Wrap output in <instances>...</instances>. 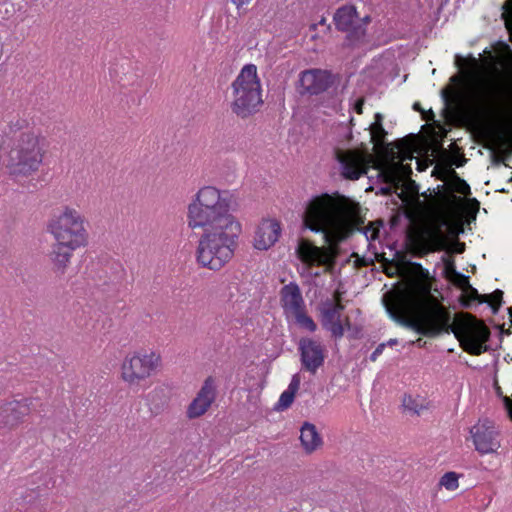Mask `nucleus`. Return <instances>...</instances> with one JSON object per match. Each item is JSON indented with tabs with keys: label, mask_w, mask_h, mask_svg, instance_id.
<instances>
[{
	"label": "nucleus",
	"mask_w": 512,
	"mask_h": 512,
	"mask_svg": "<svg viewBox=\"0 0 512 512\" xmlns=\"http://www.w3.org/2000/svg\"><path fill=\"white\" fill-rule=\"evenodd\" d=\"M318 25H326V19H325V18H322V19L319 21ZM316 27H317V24H313V25L311 26V28H312V29H315Z\"/></svg>",
	"instance_id": "nucleus-38"
},
{
	"label": "nucleus",
	"mask_w": 512,
	"mask_h": 512,
	"mask_svg": "<svg viewBox=\"0 0 512 512\" xmlns=\"http://www.w3.org/2000/svg\"><path fill=\"white\" fill-rule=\"evenodd\" d=\"M47 141L38 130L15 135L7 154V167L14 175H30L40 168L46 154Z\"/></svg>",
	"instance_id": "nucleus-5"
},
{
	"label": "nucleus",
	"mask_w": 512,
	"mask_h": 512,
	"mask_svg": "<svg viewBox=\"0 0 512 512\" xmlns=\"http://www.w3.org/2000/svg\"><path fill=\"white\" fill-rule=\"evenodd\" d=\"M301 363L305 370L315 374L325 360V349L317 341L310 338H302L299 341Z\"/></svg>",
	"instance_id": "nucleus-17"
},
{
	"label": "nucleus",
	"mask_w": 512,
	"mask_h": 512,
	"mask_svg": "<svg viewBox=\"0 0 512 512\" xmlns=\"http://www.w3.org/2000/svg\"><path fill=\"white\" fill-rule=\"evenodd\" d=\"M217 389L213 377H207L196 396L186 408V417L190 420L197 419L206 414L215 402Z\"/></svg>",
	"instance_id": "nucleus-13"
},
{
	"label": "nucleus",
	"mask_w": 512,
	"mask_h": 512,
	"mask_svg": "<svg viewBox=\"0 0 512 512\" xmlns=\"http://www.w3.org/2000/svg\"><path fill=\"white\" fill-rule=\"evenodd\" d=\"M294 398H295V394H293L287 390L284 391L280 395L278 402L275 404L274 410L277 412H281V411L288 409L292 405Z\"/></svg>",
	"instance_id": "nucleus-26"
},
{
	"label": "nucleus",
	"mask_w": 512,
	"mask_h": 512,
	"mask_svg": "<svg viewBox=\"0 0 512 512\" xmlns=\"http://www.w3.org/2000/svg\"><path fill=\"white\" fill-rule=\"evenodd\" d=\"M461 278H462V284L470 287L468 278L464 277V276H461Z\"/></svg>",
	"instance_id": "nucleus-39"
},
{
	"label": "nucleus",
	"mask_w": 512,
	"mask_h": 512,
	"mask_svg": "<svg viewBox=\"0 0 512 512\" xmlns=\"http://www.w3.org/2000/svg\"><path fill=\"white\" fill-rule=\"evenodd\" d=\"M280 303L288 318L305 309L301 290L295 282H290L282 287L280 291Z\"/></svg>",
	"instance_id": "nucleus-18"
},
{
	"label": "nucleus",
	"mask_w": 512,
	"mask_h": 512,
	"mask_svg": "<svg viewBox=\"0 0 512 512\" xmlns=\"http://www.w3.org/2000/svg\"><path fill=\"white\" fill-rule=\"evenodd\" d=\"M333 21L339 31L347 34L349 41L357 42L366 36V27L371 22V17L360 16L354 5H344L335 11Z\"/></svg>",
	"instance_id": "nucleus-9"
},
{
	"label": "nucleus",
	"mask_w": 512,
	"mask_h": 512,
	"mask_svg": "<svg viewBox=\"0 0 512 512\" xmlns=\"http://www.w3.org/2000/svg\"><path fill=\"white\" fill-rule=\"evenodd\" d=\"M290 318H294L299 327L306 329L309 332H314L317 328L313 319L305 313V309L299 311V313L294 314Z\"/></svg>",
	"instance_id": "nucleus-24"
},
{
	"label": "nucleus",
	"mask_w": 512,
	"mask_h": 512,
	"mask_svg": "<svg viewBox=\"0 0 512 512\" xmlns=\"http://www.w3.org/2000/svg\"><path fill=\"white\" fill-rule=\"evenodd\" d=\"M47 231L55 242H60L70 249L83 248L89 241L88 222L85 215L70 205L62 206L49 219Z\"/></svg>",
	"instance_id": "nucleus-6"
},
{
	"label": "nucleus",
	"mask_w": 512,
	"mask_h": 512,
	"mask_svg": "<svg viewBox=\"0 0 512 512\" xmlns=\"http://www.w3.org/2000/svg\"><path fill=\"white\" fill-rule=\"evenodd\" d=\"M379 232H380L379 226H376L374 223H370L363 230V234L365 235V237L368 241L376 240L378 238Z\"/></svg>",
	"instance_id": "nucleus-30"
},
{
	"label": "nucleus",
	"mask_w": 512,
	"mask_h": 512,
	"mask_svg": "<svg viewBox=\"0 0 512 512\" xmlns=\"http://www.w3.org/2000/svg\"><path fill=\"white\" fill-rule=\"evenodd\" d=\"M475 451L480 455H496L501 448L500 433L493 421L479 419L470 429Z\"/></svg>",
	"instance_id": "nucleus-11"
},
{
	"label": "nucleus",
	"mask_w": 512,
	"mask_h": 512,
	"mask_svg": "<svg viewBox=\"0 0 512 512\" xmlns=\"http://www.w3.org/2000/svg\"><path fill=\"white\" fill-rule=\"evenodd\" d=\"M511 324H512V321H511Z\"/></svg>",
	"instance_id": "nucleus-44"
},
{
	"label": "nucleus",
	"mask_w": 512,
	"mask_h": 512,
	"mask_svg": "<svg viewBox=\"0 0 512 512\" xmlns=\"http://www.w3.org/2000/svg\"><path fill=\"white\" fill-rule=\"evenodd\" d=\"M402 406L409 413L420 415L430 409L431 402L420 394H405L402 399Z\"/></svg>",
	"instance_id": "nucleus-22"
},
{
	"label": "nucleus",
	"mask_w": 512,
	"mask_h": 512,
	"mask_svg": "<svg viewBox=\"0 0 512 512\" xmlns=\"http://www.w3.org/2000/svg\"><path fill=\"white\" fill-rule=\"evenodd\" d=\"M343 309L344 306L338 299L327 300L320 309L321 324L335 339L343 337L345 330L351 329L349 319L347 317L342 319Z\"/></svg>",
	"instance_id": "nucleus-12"
},
{
	"label": "nucleus",
	"mask_w": 512,
	"mask_h": 512,
	"mask_svg": "<svg viewBox=\"0 0 512 512\" xmlns=\"http://www.w3.org/2000/svg\"><path fill=\"white\" fill-rule=\"evenodd\" d=\"M451 81L459 85L462 83V77L459 75H454L451 77Z\"/></svg>",
	"instance_id": "nucleus-37"
},
{
	"label": "nucleus",
	"mask_w": 512,
	"mask_h": 512,
	"mask_svg": "<svg viewBox=\"0 0 512 512\" xmlns=\"http://www.w3.org/2000/svg\"><path fill=\"white\" fill-rule=\"evenodd\" d=\"M396 343H397L396 339H390L387 344L388 345H395Z\"/></svg>",
	"instance_id": "nucleus-41"
},
{
	"label": "nucleus",
	"mask_w": 512,
	"mask_h": 512,
	"mask_svg": "<svg viewBox=\"0 0 512 512\" xmlns=\"http://www.w3.org/2000/svg\"><path fill=\"white\" fill-rule=\"evenodd\" d=\"M300 384H301V377L299 374H294L292 376V379L289 383V386H288V389L287 391L293 393L296 395L297 391L299 390L300 388Z\"/></svg>",
	"instance_id": "nucleus-32"
},
{
	"label": "nucleus",
	"mask_w": 512,
	"mask_h": 512,
	"mask_svg": "<svg viewBox=\"0 0 512 512\" xmlns=\"http://www.w3.org/2000/svg\"><path fill=\"white\" fill-rule=\"evenodd\" d=\"M442 96L446 104L457 100L462 102L464 105L479 111L485 110L490 101V94L488 91H484L482 93L472 92L470 95L466 96L459 91L453 92L448 89H443Z\"/></svg>",
	"instance_id": "nucleus-19"
},
{
	"label": "nucleus",
	"mask_w": 512,
	"mask_h": 512,
	"mask_svg": "<svg viewBox=\"0 0 512 512\" xmlns=\"http://www.w3.org/2000/svg\"><path fill=\"white\" fill-rule=\"evenodd\" d=\"M228 3L233 5L237 10H241L244 7L252 3L253 0H226Z\"/></svg>",
	"instance_id": "nucleus-33"
},
{
	"label": "nucleus",
	"mask_w": 512,
	"mask_h": 512,
	"mask_svg": "<svg viewBox=\"0 0 512 512\" xmlns=\"http://www.w3.org/2000/svg\"><path fill=\"white\" fill-rule=\"evenodd\" d=\"M230 108L239 118L246 119L257 113L263 105L261 81L257 67L245 65L232 82Z\"/></svg>",
	"instance_id": "nucleus-7"
},
{
	"label": "nucleus",
	"mask_w": 512,
	"mask_h": 512,
	"mask_svg": "<svg viewBox=\"0 0 512 512\" xmlns=\"http://www.w3.org/2000/svg\"><path fill=\"white\" fill-rule=\"evenodd\" d=\"M76 249H70L68 246L62 245L60 242H55L50 253V259L53 268L57 273H65L72 258V252Z\"/></svg>",
	"instance_id": "nucleus-21"
},
{
	"label": "nucleus",
	"mask_w": 512,
	"mask_h": 512,
	"mask_svg": "<svg viewBox=\"0 0 512 512\" xmlns=\"http://www.w3.org/2000/svg\"><path fill=\"white\" fill-rule=\"evenodd\" d=\"M281 235V226L276 219H263L256 227L253 236V247L266 251L273 247Z\"/></svg>",
	"instance_id": "nucleus-16"
},
{
	"label": "nucleus",
	"mask_w": 512,
	"mask_h": 512,
	"mask_svg": "<svg viewBox=\"0 0 512 512\" xmlns=\"http://www.w3.org/2000/svg\"><path fill=\"white\" fill-rule=\"evenodd\" d=\"M304 225L315 233H322L326 247H318L307 239H300L296 248L298 258L307 266L334 265L337 245L363 224L361 207L351 198L338 193L313 197L306 205Z\"/></svg>",
	"instance_id": "nucleus-3"
},
{
	"label": "nucleus",
	"mask_w": 512,
	"mask_h": 512,
	"mask_svg": "<svg viewBox=\"0 0 512 512\" xmlns=\"http://www.w3.org/2000/svg\"><path fill=\"white\" fill-rule=\"evenodd\" d=\"M383 303L390 317L405 328L429 337L452 332L461 347L473 355L487 350L488 328L470 315L453 317L426 288L413 286L387 293Z\"/></svg>",
	"instance_id": "nucleus-1"
},
{
	"label": "nucleus",
	"mask_w": 512,
	"mask_h": 512,
	"mask_svg": "<svg viewBox=\"0 0 512 512\" xmlns=\"http://www.w3.org/2000/svg\"><path fill=\"white\" fill-rule=\"evenodd\" d=\"M448 192L451 194V201L459 205H462L463 200L460 197L455 196V193L462 195H468L470 193L469 185L461 178L454 176L449 182L446 183Z\"/></svg>",
	"instance_id": "nucleus-23"
},
{
	"label": "nucleus",
	"mask_w": 512,
	"mask_h": 512,
	"mask_svg": "<svg viewBox=\"0 0 512 512\" xmlns=\"http://www.w3.org/2000/svg\"><path fill=\"white\" fill-rule=\"evenodd\" d=\"M385 345H386L385 343H381L377 346V348L374 350V352L370 356L371 361H373V362L376 361L378 356L383 352Z\"/></svg>",
	"instance_id": "nucleus-34"
},
{
	"label": "nucleus",
	"mask_w": 512,
	"mask_h": 512,
	"mask_svg": "<svg viewBox=\"0 0 512 512\" xmlns=\"http://www.w3.org/2000/svg\"><path fill=\"white\" fill-rule=\"evenodd\" d=\"M234 211L233 196L215 186H203L191 197L186 222L200 235L196 259L202 267L217 271L232 259L242 234V224Z\"/></svg>",
	"instance_id": "nucleus-2"
},
{
	"label": "nucleus",
	"mask_w": 512,
	"mask_h": 512,
	"mask_svg": "<svg viewBox=\"0 0 512 512\" xmlns=\"http://www.w3.org/2000/svg\"><path fill=\"white\" fill-rule=\"evenodd\" d=\"M486 301L491 304L493 313H498L499 307L502 303L503 292L501 290H496L492 294L486 295Z\"/></svg>",
	"instance_id": "nucleus-28"
},
{
	"label": "nucleus",
	"mask_w": 512,
	"mask_h": 512,
	"mask_svg": "<svg viewBox=\"0 0 512 512\" xmlns=\"http://www.w3.org/2000/svg\"><path fill=\"white\" fill-rule=\"evenodd\" d=\"M336 77L327 70L309 69L300 73V93L318 95L327 91L334 83Z\"/></svg>",
	"instance_id": "nucleus-14"
},
{
	"label": "nucleus",
	"mask_w": 512,
	"mask_h": 512,
	"mask_svg": "<svg viewBox=\"0 0 512 512\" xmlns=\"http://www.w3.org/2000/svg\"><path fill=\"white\" fill-rule=\"evenodd\" d=\"M162 367L161 354L155 350L136 349L123 357L119 378L128 387H135L155 375Z\"/></svg>",
	"instance_id": "nucleus-8"
},
{
	"label": "nucleus",
	"mask_w": 512,
	"mask_h": 512,
	"mask_svg": "<svg viewBox=\"0 0 512 512\" xmlns=\"http://www.w3.org/2000/svg\"><path fill=\"white\" fill-rule=\"evenodd\" d=\"M383 117L377 113L375 121L370 126V136L374 143V148L382 150L385 160L377 167H372L377 176L383 180L388 186L382 188L383 192L388 193L392 189L397 192L401 190L399 196L403 194L415 193L416 183L409 178L412 170L408 165H404L406 160L413 159L414 144L405 140H400L392 147H383L386 132L382 126Z\"/></svg>",
	"instance_id": "nucleus-4"
},
{
	"label": "nucleus",
	"mask_w": 512,
	"mask_h": 512,
	"mask_svg": "<svg viewBox=\"0 0 512 512\" xmlns=\"http://www.w3.org/2000/svg\"><path fill=\"white\" fill-rule=\"evenodd\" d=\"M504 403L510 418L512 419V400L509 397H504Z\"/></svg>",
	"instance_id": "nucleus-35"
},
{
	"label": "nucleus",
	"mask_w": 512,
	"mask_h": 512,
	"mask_svg": "<svg viewBox=\"0 0 512 512\" xmlns=\"http://www.w3.org/2000/svg\"><path fill=\"white\" fill-rule=\"evenodd\" d=\"M472 201H473V203L475 205L476 211H478V209H479V202L477 200H475V199H473Z\"/></svg>",
	"instance_id": "nucleus-40"
},
{
	"label": "nucleus",
	"mask_w": 512,
	"mask_h": 512,
	"mask_svg": "<svg viewBox=\"0 0 512 512\" xmlns=\"http://www.w3.org/2000/svg\"><path fill=\"white\" fill-rule=\"evenodd\" d=\"M363 104H364V99L360 98L356 101L355 105H354V109L355 111L358 113V114H361L362 113V107H363Z\"/></svg>",
	"instance_id": "nucleus-36"
},
{
	"label": "nucleus",
	"mask_w": 512,
	"mask_h": 512,
	"mask_svg": "<svg viewBox=\"0 0 512 512\" xmlns=\"http://www.w3.org/2000/svg\"><path fill=\"white\" fill-rule=\"evenodd\" d=\"M147 398L150 402L159 400L160 404L156 406L158 409L163 408L167 404V398L165 396L164 389L162 388L153 389L148 393Z\"/></svg>",
	"instance_id": "nucleus-27"
},
{
	"label": "nucleus",
	"mask_w": 512,
	"mask_h": 512,
	"mask_svg": "<svg viewBox=\"0 0 512 512\" xmlns=\"http://www.w3.org/2000/svg\"><path fill=\"white\" fill-rule=\"evenodd\" d=\"M440 248H445L450 253H463L465 250V244L458 242V241H452L448 244L445 243L443 239L439 240Z\"/></svg>",
	"instance_id": "nucleus-29"
},
{
	"label": "nucleus",
	"mask_w": 512,
	"mask_h": 512,
	"mask_svg": "<svg viewBox=\"0 0 512 512\" xmlns=\"http://www.w3.org/2000/svg\"><path fill=\"white\" fill-rule=\"evenodd\" d=\"M334 158L339 164L340 174L348 180H357L367 174L373 163L371 155L352 149L337 148Z\"/></svg>",
	"instance_id": "nucleus-10"
},
{
	"label": "nucleus",
	"mask_w": 512,
	"mask_h": 512,
	"mask_svg": "<svg viewBox=\"0 0 512 512\" xmlns=\"http://www.w3.org/2000/svg\"><path fill=\"white\" fill-rule=\"evenodd\" d=\"M300 443L306 454H312L318 450L323 442L314 424L305 422L300 429Z\"/></svg>",
	"instance_id": "nucleus-20"
},
{
	"label": "nucleus",
	"mask_w": 512,
	"mask_h": 512,
	"mask_svg": "<svg viewBox=\"0 0 512 512\" xmlns=\"http://www.w3.org/2000/svg\"><path fill=\"white\" fill-rule=\"evenodd\" d=\"M439 485L448 491H455L459 487V475L456 472H446L439 481Z\"/></svg>",
	"instance_id": "nucleus-25"
},
{
	"label": "nucleus",
	"mask_w": 512,
	"mask_h": 512,
	"mask_svg": "<svg viewBox=\"0 0 512 512\" xmlns=\"http://www.w3.org/2000/svg\"><path fill=\"white\" fill-rule=\"evenodd\" d=\"M442 221H443V223H444L445 225H448V224H447V220H446V219H443Z\"/></svg>",
	"instance_id": "nucleus-43"
},
{
	"label": "nucleus",
	"mask_w": 512,
	"mask_h": 512,
	"mask_svg": "<svg viewBox=\"0 0 512 512\" xmlns=\"http://www.w3.org/2000/svg\"><path fill=\"white\" fill-rule=\"evenodd\" d=\"M32 401L28 398L13 400L0 406V427L14 429L31 412Z\"/></svg>",
	"instance_id": "nucleus-15"
},
{
	"label": "nucleus",
	"mask_w": 512,
	"mask_h": 512,
	"mask_svg": "<svg viewBox=\"0 0 512 512\" xmlns=\"http://www.w3.org/2000/svg\"><path fill=\"white\" fill-rule=\"evenodd\" d=\"M508 311H509L510 316L512 317V309L509 308Z\"/></svg>",
	"instance_id": "nucleus-42"
},
{
	"label": "nucleus",
	"mask_w": 512,
	"mask_h": 512,
	"mask_svg": "<svg viewBox=\"0 0 512 512\" xmlns=\"http://www.w3.org/2000/svg\"><path fill=\"white\" fill-rule=\"evenodd\" d=\"M28 121L24 118H14L9 122V130L17 132L28 127Z\"/></svg>",
	"instance_id": "nucleus-31"
}]
</instances>
